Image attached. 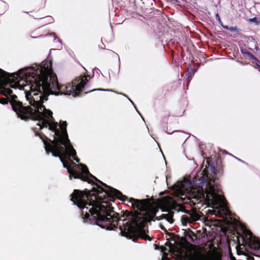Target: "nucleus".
Instances as JSON below:
<instances>
[{"label": "nucleus", "instance_id": "ddd939ff", "mask_svg": "<svg viewBox=\"0 0 260 260\" xmlns=\"http://www.w3.org/2000/svg\"><path fill=\"white\" fill-rule=\"evenodd\" d=\"M128 100L131 101V102L133 104V103L132 102V101H131L129 99H128Z\"/></svg>", "mask_w": 260, "mask_h": 260}, {"label": "nucleus", "instance_id": "9d476101", "mask_svg": "<svg viewBox=\"0 0 260 260\" xmlns=\"http://www.w3.org/2000/svg\"><path fill=\"white\" fill-rule=\"evenodd\" d=\"M50 35V36H53V37H55V34L54 33H51V34H50V35Z\"/></svg>", "mask_w": 260, "mask_h": 260}, {"label": "nucleus", "instance_id": "1a4fd4ad", "mask_svg": "<svg viewBox=\"0 0 260 260\" xmlns=\"http://www.w3.org/2000/svg\"><path fill=\"white\" fill-rule=\"evenodd\" d=\"M97 90H105V91H112L111 90H109V89H98Z\"/></svg>", "mask_w": 260, "mask_h": 260}, {"label": "nucleus", "instance_id": "f257e3e1", "mask_svg": "<svg viewBox=\"0 0 260 260\" xmlns=\"http://www.w3.org/2000/svg\"><path fill=\"white\" fill-rule=\"evenodd\" d=\"M207 180V182H201V185L197 187L186 178L177 182L173 186L176 199L169 201L170 208L177 211H183V207L177 203L176 200L193 205L205 201L212 204L214 208L221 209L225 215H230V211L227 209L226 200L222 194L218 180L214 178Z\"/></svg>", "mask_w": 260, "mask_h": 260}, {"label": "nucleus", "instance_id": "f03ea898", "mask_svg": "<svg viewBox=\"0 0 260 260\" xmlns=\"http://www.w3.org/2000/svg\"><path fill=\"white\" fill-rule=\"evenodd\" d=\"M129 203L134 209H137L134 213H129L127 216V219L123 220L124 230L120 226L123 236L135 241L138 238L145 240L150 241L151 239L148 236L143 229L147 221V216L149 211V208L144 200H139L131 198Z\"/></svg>", "mask_w": 260, "mask_h": 260}, {"label": "nucleus", "instance_id": "20e7f679", "mask_svg": "<svg viewBox=\"0 0 260 260\" xmlns=\"http://www.w3.org/2000/svg\"><path fill=\"white\" fill-rule=\"evenodd\" d=\"M187 214L182 215L181 217V221L183 225H186L187 223H192L200 219L201 217V212L196 211H185Z\"/></svg>", "mask_w": 260, "mask_h": 260}, {"label": "nucleus", "instance_id": "f8f14e48", "mask_svg": "<svg viewBox=\"0 0 260 260\" xmlns=\"http://www.w3.org/2000/svg\"><path fill=\"white\" fill-rule=\"evenodd\" d=\"M232 260H236L235 258L234 257H232Z\"/></svg>", "mask_w": 260, "mask_h": 260}, {"label": "nucleus", "instance_id": "39448f33", "mask_svg": "<svg viewBox=\"0 0 260 260\" xmlns=\"http://www.w3.org/2000/svg\"><path fill=\"white\" fill-rule=\"evenodd\" d=\"M173 213L170 211L167 214H162L159 217H157L158 220L165 219L167 222L170 223H172L174 221L173 219Z\"/></svg>", "mask_w": 260, "mask_h": 260}, {"label": "nucleus", "instance_id": "7ed1b4c3", "mask_svg": "<svg viewBox=\"0 0 260 260\" xmlns=\"http://www.w3.org/2000/svg\"><path fill=\"white\" fill-rule=\"evenodd\" d=\"M243 242L251 250V253L260 257V241L252 233L245 228H243Z\"/></svg>", "mask_w": 260, "mask_h": 260}, {"label": "nucleus", "instance_id": "0eeeda50", "mask_svg": "<svg viewBox=\"0 0 260 260\" xmlns=\"http://www.w3.org/2000/svg\"><path fill=\"white\" fill-rule=\"evenodd\" d=\"M241 52L243 53L246 54L251 59H256V57L253 54L250 53V52H243L242 50L241 51Z\"/></svg>", "mask_w": 260, "mask_h": 260}, {"label": "nucleus", "instance_id": "423d86ee", "mask_svg": "<svg viewBox=\"0 0 260 260\" xmlns=\"http://www.w3.org/2000/svg\"><path fill=\"white\" fill-rule=\"evenodd\" d=\"M249 21L250 22H254L257 25L260 24V20H257V19L256 17L250 19Z\"/></svg>", "mask_w": 260, "mask_h": 260}, {"label": "nucleus", "instance_id": "9b49d317", "mask_svg": "<svg viewBox=\"0 0 260 260\" xmlns=\"http://www.w3.org/2000/svg\"><path fill=\"white\" fill-rule=\"evenodd\" d=\"M223 27H224V28L226 29H228V28H228V26H223Z\"/></svg>", "mask_w": 260, "mask_h": 260}, {"label": "nucleus", "instance_id": "6e6552de", "mask_svg": "<svg viewBox=\"0 0 260 260\" xmlns=\"http://www.w3.org/2000/svg\"><path fill=\"white\" fill-rule=\"evenodd\" d=\"M215 17H216V19L218 21L219 23H221V19L220 18V16L218 13H217L216 14Z\"/></svg>", "mask_w": 260, "mask_h": 260}, {"label": "nucleus", "instance_id": "4468645a", "mask_svg": "<svg viewBox=\"0 0 260 260\" xmlns=\"http://www.w3.org/2000/svg\"><path fill=\"white\" fill-rule=\"evenodd\" d=\"M258 67L259 68V71H260V66H258Z\"/></svg>", "mask_w": 260, "mask_h": 260}]
</instances>
